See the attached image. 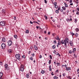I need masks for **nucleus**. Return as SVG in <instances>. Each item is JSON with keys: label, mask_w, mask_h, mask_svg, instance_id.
Returning a JSON list of instances; mask_svg holds the SVG:
<instances>
[{"label": "nucleus", "mask_w": 79, "mask_h": 79, "mask_svg": "<svg viewBox=\"0 0 79 79\" xmlns=\"http://www.w3.org/2000/svg\"><path fill=\"white\" fill-rule=\"evenodd\" d=\"M44 18H45V19H48L47 16L46 15H44Z\"/></svg>", "instance_id": "c85d7f7f"}, {"label": "nucleus", "mask_w": 79, "mask_h": 79, "mask_svg": "<svg viewBox=\"0 0 79 79\" xmlns=\"http://www.w3.org/2000/svg\"><path fill=\"white\" fill-rule=\"evenodd\" d=\"M70 5L71 6H73V3H72L70 4Z\"/></svg>", "instance_id": "6e6d98bb"}, {"label": "nucleus", "mask_w": 79, "mask_h": 79, "mask_svg": "<svg viewBox=\"0 0 79 79\" xmlns=\"http://www.w3.org/2000/svg\"><path fill=\"white\" fill-rule=\"evenodd\" d=\"M69 53H70V54H71L72 53H73V51L71 50H70L69 52Z\"/></svg>", "instance_id": "412c9836"}, {"label": "nucleus", "mask_w": 79, "mask_h": 79, "mask_svg": "<svg viewBox=\"0 0 79 79\" xmlns=\"http://www.w3.org/2000/svg\"><path fill=\"white\" fill-rule=\"evenodd\" d=\"M66 71H69V70H71V68L66 67Z\"/></svg>", "instance_id": "f8f14e48"}, {"label": "nucleus", "mask_w": 79, "mask_h": 79, "mask_svg": "<svg viewBox=\"0 0 79 79\" xmlns=\"http://www.w3.org/2000/svg\"><path fill=\"white\" fill-rule=\"evenodd\" d=\"M56 55H59V53H58V52H56Z\"/></svg>", "instance_id": "8fccbe9b"}, {"label": "nucleus", "mask_w": 79, "mask_h": 79, "mask_svg": "<svg viewBox=\"0 0 79 79\" xmlns=\"http://www.w3.org/2000/svg\"><path fill=\"white\" fill-rule=\"evenodd\" d=\"M49 71H52V67H51V65H49Z\"/></svg>", "instance_id": "2eb2a0df"}, {"label": "nucleus", "mask_w": 79, "mask_h": 79, "mask_svg": "<svg viewBox=\"0 0 79 79\" xmlns=\"http://www.w3.org/2000/svg\"><path fill=\"white\" fill-rule=\"evenodd\" d=\"M60 11L61 12H63V9H61Z\"/></svg>", "instance_id": "4d7b16f0"}, {"label": "nucleus", "mask_w": 79, "mask_h": 79, "mask_svg": "<svg viewBox=\"0 0 79 79\" xmlns=\"http://www.w3.org/2000/svg\"><path fill=\"white\" fill-rule=\"evenodd\" d=\"M14 36L15 39H17V38H18V37L17 36V35H14Z\"/></svg>", "instance_id": "393cba45"}, {"label": "nucleus", "mask_w": 79, "mask_h": 79, "mask_svg": "<svg viewBox=\"0 0 79 79\" xmlns=\"http://www.w3.org/2000/svg\"><path fill=\"white\" fill-rule=\"evenodd\" d=\"M62 75L63 76H65V75H66V74H65V73H63Z\"/></svg>", "instance_id": "49530a36"}, {"label": "nucleus", "mask_w": 79, "mask_h": 79, "mask_svg": "<svg viewBox=\"0 0 79 79\" xmlns=\"http://www.w3.org/2000/svg\"><path fill=\"white\" fill-rule=\"evenodd\" d=\"M56 51L54 50L53 52L54 53H56Z\"/></svg>", "instance_id": "680f3d73"}, {"label": "nucleus", "mask_w": 79, "mask_h": 79, "mask_svg": "<svg viewBox=\"0 0 79 79\" xmlns=\"http://www.w3.org/2000/svg\"><path fill=\"white\" fill-rule=\"evenodd\" d=\"M61 10V8L60 7H58V10Z\"/></svg>", "instance_id": "3c124183"}, {"label": "nucleus", "mask_w": 79, "mask_h": 79, "mask_svg": "<svg viewBox=\"0 0 79 79\" xmlns=\"http://www.w3.org/2000/svg\"><path fill=\"white\" fill-rule=\"evenodd\" d=\"M8 52L9 53H11L12 52V50H11V49L9 50Z\"/></svg>", "instance_id": "a211bd4d"}, {"label": "nucleus", "mask_w": 79, "mask_h": 79, "mask_svg": "<svg viewBox=\"0 0 79 79\" xmlns=\"http://www.w3.org/2000/svg\"><path fill=\"white\" fill-rule=\"evenodd\" d=\"M48 35H50V32H48Z\"/></svg>", "instance_id": "0e129e2a"}, {"label": "nucleus", "mask_w": 79, "mask_h": 79, "mask_svg": "<svg viewBox=\"0 0 79 79\" xmlns=\"http://www.w3.org/2000/svg\"><path fill=\"white\" fill-rule=\"evenodd\" d=\"M1 47L2 48H5L6 46L5 45V44L2 43L1 45Z\"/></svg>", "instance_id": "0eeeda50"}, {"label": "nucleus", "mask_w": 79, "mask_h": 79, "mask_svg": "<svg viewBox=\"0 0 79 79\" xmlns=\"http://www.w3.org/2000/svg\"><path fill=\"white\" fill-rule=\"evenodd\" d=\"M30 59L31 60H33V58H32V57H31L30 58Z\"/></svg>", "instance_id": "a19ab883"}, {"label": "nucleus", "mask_w": 79, "mask_h": 79, "mask_svg": "<svg viewBox=\"0 0 79 79\" xmlns=\"http://www.w3.org/2000/svg\"><path fill=\"white\" fill-rule=\"evenodd\" d=\"M2 62H0V65H2Z\"/></svg>", "instance_id": "bf43d9fd"}, {"label": "nucleus", "mask_w": 79, "mask_h": 79, "mask_svg": "<svg viewBox=\"0 0 79 79\" xmlns=\"http://www.w3.org/2000/svg\"><path fill=\"white\" fill-rule=\"evenodd\" d=\"M54 7L55 8H58V6L57 5H56L54 6Z\"/></svg>", "instance_id": "2f4dec72"}, {"label": "nucleus", "mask_w": 79, "mask_h": 79, "mask_svg": "<svg viewBox=\"0 0 79 79\" xmlns=\"http://www.w3.org/2000/svg\"><path fill=\"white\" fill-rule=\"evenodd\" d=\"M26 76L27 78H29V73L27 74Z\"/></svg>", "instance_id": "dca6fc26"}, {"label": "nucleus", "mask_w": 79, "mask_h": 79, "mask_svg": "<svg viewBox=\"0 0 79 79\" xmlns=\"http://www.w3.org/2000/svg\"><path fill=\"white\" fill-rule=\"evenodd\" d=\"M41 73L42 74H44V73H45V71H44V70H42Z\"/></svg>", "instance_id": "aec40b11"}, {"label": "nucleus", "mask_w": 79, "mask_h": 79, "mask_svg": "<svg viewBox=\"0 0 79 79\" xmlns=\"http://www.w3.org/2000/svg\"><path fill=\"white\" fill-rule=\"evenodd\" d=\"M76 15H79V12L78 11H77V12Z\"/></svg>", "instance_id": "ea45409f"}, {"label": "nucleus", "mask_w": 79, "mask_h": 79, "mask_svg": "<svg viewBox=\"0 0 79 79\" xmlns=\"http://www.w3.org/2000/svg\"><path fill=\"white\" fill-rule=\"evenodd\" d=\"M56 4H57V3H56V2H55L53 4L55 6L56 5Z\"/></svg>", "instance_id": "58836bf2"}, {"label": "nucleus", "mask_w": 79, "mask_h": 79, "mask_svg": "<svg viewBox=\"0 0 79 79\" xmlns=\"http://www.w3.org/2000/svg\"><path fill=\"white\" fill-rule=\"evenodd\" d=\"M76 48H74L73 49V53H75V52H76Z\"/></svg>", "instance_id": "4468645a"}, {"label": "nucleus", "mask_w": 79, "mask_h": 79, "mask_svg": "<svg viewBox=\"0 0 79 79\" xmlns=\"http://www.w3.org/2000/svg\"><path fill=\"white\" fill-rule=\"evenodd\" d=\"M2 76H3V73L2 72H0V78L2 77Z\"/></svg>", "instance_id": "ddd939ff"}, {"label": "nucleus", "mask_w": 79, "mask_h": 79, "mask_svg": "<svg viewBox=\"0 0 79 79\" xmlns=\"http://www.w3.org/2000/svg\"><path fill=\"white\" fill-rule=\"evenodd\" d=\"M54 44H56V40H55L54 41Z\"/></svg>", "instance_id": "cd10ccee"}, {"label": "nucleus", "mask_w": 79, "mask_h": 79, "mask_svg": "<svg viewBox=\"0 0 79 79\" xmlns=\"http://www.w3.org/2000/svg\"><path fill=\"white\" fill-rule=\"evenodd\" d=\"M15 57L17 60H19L20 58H21V56H20L19 54H16L15 55Z\"/></svg>", "instance_id": "20e7f679"}, {"label": "nucleus", "mask_w": 79, "mask_h": 79, "mask_svg": "<svg viewBox=\"0 0 79 79\" xmlns=\"http://www.w3.org/2000/svg\"><path fill=\"white\" fill-rule=\"evenodd\" d=\"M2 13L5 14V12H6V11L5 10H2Z\"/></svg>", "instance_id": "b1692460"}, {"label": "nucleus", "mask_w": 79, "mask_h": 79, "mask_svg": "<svg viewBox=\"0 0 79 79\" xmlns=\"http://www.w3.org/2000/svg\"><path fill=\"white\" fill-rule=\"evenodd\" d=\"M58 43L57 44L58 45H61V43L59 42V41H58Z\"/></svg>", "instance_id": "473e14b6"}, {"label": "nucleus", "mask_w": 79, "mask_h": 79, "mask_svg": "<svg viewBox=\"0 0 79 79\" xmlns=\"http://www.w3.org/2000/svg\"><path fill=\"white\" fill-rule=\"evenodd\" d=\"M25 56H24V55H23L22 56V58H25Z\"/></svg>", "instance_id": "de8ad7c7"}, {"label": "nucleus", "mask_w": 79, "mask_h": 79, "mask_svg": "<svg viewBox=\"0 0 79 79\" xmlns=\"http://www.w3.org/2000/svg\"><path fill=\"white\" fill-rule=\"evenodd\" d=\"M9 46H11L12 45V41L11 40H10L7 42Z\"/></svg>", "instance_id": "423d86ee"}, {"label": "nucleus", "mask_w": 79, "mask_h": 79, "mask_svg": "<svg viewBox=\"0 0 79 79\" xmlns=\"http://www.w3.org/2000/svg\"><path fill=\"white\" fill-rule=\"evenodd\" d=\"M65 7H66V8H68V4H66L65 5Z\"/></svg>", "instance_id": "a18cd8bd"}, {"label": "nucleus", "mask_w": 79, "mask_h": 79, "mask_svg": "<svg viewBox=\"0 0 79 79\" xmlns=\"http://www.w3.org/2000/svg\"><path fill=\"white\" fill-rule=\"evenodd\" d=\"M4 66L5 68V70L7 71H10V68L9 67V66L8 64H5Z\"/></svg>", "instance_id": "f03ea898"}, {"label": "nucleus", "mask_w": 79, "mask_h": 79, "mask_svg": "<svg viewBox=\"0 0 79 79\" xmlns=\"http://www.w3.org/2000/svg\"><path fill=\"white\" fill-rule=\"evenodd\" d=\"M54 79H56V76H55L54 77Z\"/></svg>", "instance_id": "5fc2aeb1"}, {"label": "nucleus", "mask_w": 79, "mask_h": 79, "mask_svg": "<svg viewBox=\"0 0 79 79\" xmlns=\"http://www.w3.org/2000/svg\"><path fill=\"white\" fill-rule=\"evenodd\" d=\"M66 20L68 22H69V19H67Z\"/></svg>", "instance_id": "e433bc0d"}, {"label": "nucleus", "mask_w": 79, "mask_h": 79, "mask_svg": "<svg viewBox=\"0 0 79 79\" xmlns=\"http://www.w3.org/2000/svg\"><path fill=\"white\" fill-rule=\"evenodd\" d=\"M1 26H6V22L5 21H2L0 22Z\"/></svg>", "instance_id": "7ed1b4c3"}, {"label": "nucleus", "mask_w": 79, "mask_h": 79, "mask_svg": "<svg viewBox=\"0 0 79 79\" xmlns=\"http://www.w3.org/2000/svg\"><path fill=\"white\" fill-rule=\"evenodd\" d=\"M62 8L63 10H66V7H65L64 6L62 7Z\"/></svg>", "instance_id": "f3484780"}, {"label": "nucleus", "mask_w": 79, "mask_h": 79, "mask_svg": "<svg viewBox=\"0 0 79 79\" xmlns=\"http://www.w3.org/2000/svg\"><path fill=\"white\" fill-rule=\"evenodd\" d=\"M76 31L77 32H78L79 31V29H78V28H77L76 29Z\"/></svg>", "instance_id": "7c9ffc66"}, {"label": "nucleus", "mask_w": 79, "mask_h": 79, "mask_svg": "<svg viewBox=\"0 0 79 79\" xmlns=\"http://www.w3.org/2000/svg\"><path fill=\"white\" fill-rule=\"evenodd\" d=\"M73 2V0H70L69 1V2L70 3H72Z\"/></svg>", "instance_id": "f704fd0d"}, {"label": "nucleus", "mask_w": 79, "mask_h": 79, "mask_svg": "<svg viewBox=\"0 0 79 79\" xmlns=\"http://www.w3.org/2000/svg\"><path fill=\"white\" fill-rule=\"evenodd\" d=\"M51 60H49V64H51Z\"/></svg>", "instance_id": "c03bdc74"}, {"label": "nucleus", "mask_w": 79, "mask_h": 79, "mask_svg": "<svg viewBox=\"0 0 79 79\" xmlns=\"http://www.w3.org/2000/svg\"><path fill=\"white\" fill-rule=\"evenodd\" d=\"M45 40H47V39H48V38H47V37H45Z\"/></svg>", "instance_id": "052dcab7"}, {"label": "nucleus", "mask_w": 79, "mask_h": 79, "mask_svg": "<svg viewBox=\"0 0 79 79\" xmlns=\"http://www.w3.org/2000/svg\"><path fill=\"white\" fill-rule=\"evenodd\" d=\"M56 13H59V11H58V10H56Z\"/></svg>", "instance_id": "c756f323"}, {"label": "nucleus", "mask_w": 79, "mask_h": 79, "mask_svg": "<svg viewBox=\"0 0 79 79\" xmlns=\"http://www.w3.org/2000/svg\"><path fill=\"white\" fill-rule=\"evenodd\" d=\"M31 55L32 56H34V53L31 54Z\"/></svg>", "instance_id": "603ef678"}, {"label": "nucleus", "mask_w": 79, "mask_h": 79, "mask_svg": "<svg viewBox=\"0 0 79 79\" xmlns=\"http://www.w3.org/2000/svg\"><path fill=\"white\" fill-rule=\"evenodd\" d=\"M70 18V19H69V21H73V19H71V16H69Z\"/></svg>", "instance_id": "72a5a7b5"}, {"label": "nucleus", "mask_w": 79, "mask_h": 79, "mask_svg": "<svg viewBox=\"0 0 79 79\" xmlns=\"http://www.w3.org/2000/svg\"><path fill=\"white\" fill-rule=\"evenodd\" d=\"M42 55H40V56H39L40 58L41 59V58H42Z\"/></svg>", "instance_id": "09e8293b"}, {"label": "nucleus", "mask_w": 79, "mask_h": 79, "mask_svg": "<svg viewBox=\"0 0 79 79\" xmlns=\"http://www.w3.org/2000/svg\"><path fill=\"white\" fill-rule=\"evenodd\" d=\"M64 66L65 67V68H67V65H66V64Z\"/></svg>", "instance_id": "338daca9"}, {"label": "nucleus", "mask_w": 79, "mask_h": 79, "mask_svg": "<svg viewBox=\"0 0 79 79\" xmlns=\"http://www.w3.org/2000/svg\"><path fill=\"white\" fill-rule=\"evenodd\" d=\"M29 30H27L26 31V34H28V33H29Z\"/></svg>", "instance_id": "6ab92c4d"}, {"label": "nucleus", "mask_w": 79, "mask_h": 79, "mask_svg": "<svg viewBox=\"0 0 79 79\" xmlns=\"http://www.w3.org/2000/svg\"><path fill=\"white\" fill-rule=\"evenodd\" d=\"M56 64H57V66H60V63H57Z\"/></svg>", "instance_id": "5701e85b"}, {"label": "nucleus", "mask_w": 79, "mask_h": 79, "mask_svg": "<svg viewBox=\"0 0 79 79\" xmlns=\"http://www.w3.org/2000/svg\"><path fill=\"white\" fill-rule=\"evenodd\" d=\"M77 19H75L74 22L75 23H77Z\"/></svg>", "instance_id": "bb28decb"}, {"label": "nucleus", "mask_w": 79, "mask_h": 79, "mask_svg": "<svg viewBox=\"0 0 79 79\" xmlns=\"http://www.w3.org/2000/svg\"><path fill=\"white\" fill-rule=\"evenodd\" d=\"M73 56H74V58H77V56H76V55L75 54H73Z\"/></svg>", "instance_id": "a878e982"}, {"label": "nucleus", "mask_w": 79, "mask_h": 79, "mask_svg": "<svg viewBox=\"0 0 79 79\" xmlns=\"http://www.w3.org/2000/svg\"><path fill=\"white\" fill-rule=\"evenodd\" d=\"M75 36L76 37H77L78 36V34L77 33H76L75 34Z\"/></svg>", "instance_id": "79ce46f5"}, {"label": "nucleus", "mask_w": 79, "mask_h": 79, "mask_svg": "<svg viewBox=\"0 0 79 79\" xmlns=\"http://www.w3.org/2000/svg\"><path fill=\"white\" fill-rule=\"evenodd\" d=\"M56 39L57 40H60V39L59 38L58 36H57L56 37Z\"/></svg>", "instance_id": "1a4fd4ad"}, {"label": "nucleus", "mask_w": 79, "mask_h": 79, "mask_svg": "<svg viewBox=\"0 0 79 79\" xmlns=\"http://www.w3.org/2000/svg\"><path fill=\"white\" fill-rule=\"evenodd\" d=\"M2 41L3 42H6V40L5 38H3L2 39Z\"/></svg>", "instance_id": "6e6552de"}, {"label": "nucleus", "mask_w": 79, "mask_h": 79, "mask_svg": "<svg viewBox=\"0 0 79 79\" xmlns=\"http://www.w3.org/2000/svg\"><path fill=\"white\" fill-rule=\"evenodd\" d=\"M68 78H69V79H70V78H71V77L70 76H69L68 77Z\"/></svg>", "instance_id": "e2e57ef3"}, {"label": "nucleus", "mask_w": 79, "mask_h": 79, "mask_svg": "<svg viewBox=\"0 0 79 79\" xmlns=\"http://www.w3.org/2000/svg\"><path fill=\"white\" fill-rule=\"evenodd\" d=\"M56 47L55 46V45H53L52 46V48H53V49H55V48Z\"/></svg>", "instance_id": "4be33fe9"}, {"label": "nucleus", "mask_w": 79, "mask_h": 79, "mask_svg": "<svg viewBox=\"0 0 79 79\" xmlns=\"http://www.w3.org/2000/svg\"><path fill=\"white\" fill-rule=\"evenodd\" d=\"M77 11H79V8L77 7Z\"/></svg>", "instance_id": "13d9d810"}, {"label": "nucleus", "mask_w": 79, "mask_h": 79, "mask_svg": "<svg viewBox=\"0 0 79 79\" xmlns=\"http://www.w3.org/2000/svg\"><path fill=\"white\" fill-rule=\"evenodd\" d=\"M44 3H46V4L47 3V1L46 0H44Z\"/></svg>", "instance_id": "c9c22d12"}, {"label": "nucleus", "mask_w": 79, "mask_h": 79, "mask_svg": "<svg viewBox=\"0 0 79 79\" xmlns=\"http://www.w3.org/2000/svg\"><path fill=\"white\" fill-rule=\"evenodd\" d=\"M20 70L21 71H24V65H21L20 68Z\"/></svg>", "instance_id": "39448f33"}, {"label": "nucleus", "mask_w": 79, "mask_h": 79, "mask_svg": "<svg viewBox=\"0 0 79 79\" xmlns=\"http://www.w3.org/2000/svg\"><path fill=\"white\" fill-rule=\"evenodd\" d=\"M30 24H33V22H32L31 21H30Z\"/></svg>", "instance_id": "69168bd1"}, {"label": "nucleus", "mask_w": 79, "mask_h": 79, "mask_svg": "<svg viewBox=\"0 0 79 79\" xmlns=\"http://www.w3.org/2000/svg\"><path fill=\"white\" fill-rule=\"evenodd\" d=\"M34 48H35V50H38V48H37V47L35 45L34 46Z\"/></svg>", "instance_id": "9b49d317"}, {"label": "nucleus", "mask_w": 79, "mask_h": 79, "mask_svg": "<svg viewBox=\"0 0 79 79\" xmlns=\"http://www.w3.org/2000/svg\"><path fill=\"white\" fill-rule=\"evenodd\" d=\"M14 20H16V17L15 16H14Z\"/></svg>", "instance_id": "37998d69"}, {"label": "nucleus", "mask_w": 79, "mask_h": 79, "mask_svg": "<svg viewBox=\"0 0 79 79\" xmlns=\"http://www.w3.org/2000/svg\"><path fill=\"white\" fill-rule=\"evenodd\" d=\"M69 39L68 38H66L64 40H62L61 41V43L62 44H64L65 47L66 46L67 43L68 44L69 42Z\"/></svg>", "instance_id": "f257e3e1"}, {"label": "nucleus", "mask_w": 79, "mask_h": 79, "mask_svg": "<svg viewBox=\"0 0 79 79\" xmlns=\"http://www.w3.org/2000/svg\"><path fill=\"white\" fill-rule=\"evenodd\" d=\"M34 23H35L37 24H40L39 23L37 22H34Z\"/></svg>", "instance_id": "864d4df0"}, {"label": "nucleus", "mask_w": 79, "mask_h": 79, "mask_svg": "<svg viewBox=\"0 0 79 79\" xmlns=\"http://www.w3.org/2000/svg\"><path fill=\"white\" fill-rule=\"evenodd\" d=\"M49 57H50V59L51 60H52V55H50L49 56Z\"/></svg>", "instance_id": "4c0bfd02"}, {"label": "nucleus", "mask_w": 79, "mask_h": 79, "mask_svg": "<svg viewBox=\"0 0 79 79\" xmlns=\"http://www.w3.org/2000/svg\"><path fill=\"white\" fill-rule=\"evenodd\" d=\"M77 72H78V73H79V69H78L77 70Z\"/></svg>", "instance_id": "774afa93"}, {"label": "nucleus", "mask_w": 79, "mask_h": 79, "mask_svg": "<svg viewBox=\"0 0 79 79\" xmlns=\"http://www.w3.org/2000/svg\"><path fill=\"white\" fill-rule=\"evenodd\" d=\"M70 44L71 46H73V41H70Z\"/></svg>", "instance_id": "9d476101"}]
</instances>
